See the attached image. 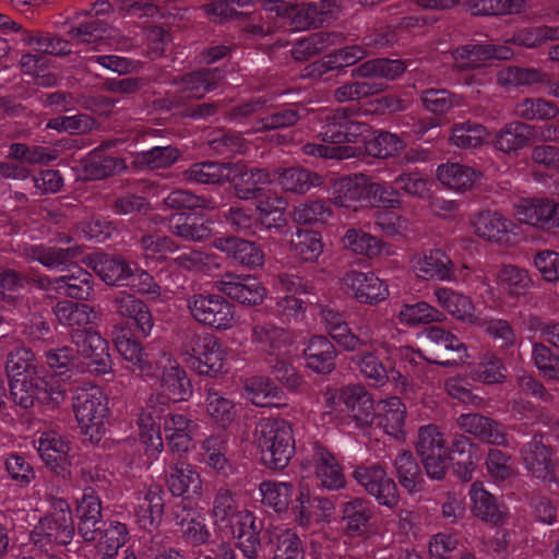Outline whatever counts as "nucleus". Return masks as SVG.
I'll use <instances>...</instances> for the list:
<instances>
[{"label":"nucleus","instance_id":"obj_1","mask_svg":"<svg viewBox=\"0 0 559 559\" xmlns=\"http://www.w3.org/2000/svg\"><path fill=\"white\" fill-rule=\"evenodd\" d=\"M157 369L160 370L158 393L148 399L138 417L139 436L148 463L164 449L159 423L168 402L186 401L192 395L191 381L176 359L164 354L157 361Z\"/></svg>","mask_w":559,"mask_h":559},{"label":"nucleus","instance_id":"obj_2","mask_svg":"<svg viewBox=\"0 0 559 559\" xmlns=\"http://www.w3.org/2000/svg\"><path fill=\"white\" fill-rule=\"evenodd\" d=\"M7 373L13 401L23 408L36 402L58 406L66 399V390L55 377L40 378L34 353L26 347H16L9 353Z\"/></svg>","mask_w":559,"mask_h":559},{"label":"nucleus","instance_id":"obj_3","mask_svg":"<svg viewBox=\"0 0 559 559\" xmlns=\"http://www.w3.org/2000/svg\"><path fill=\"white\" fill-rule=\"evenodd\" d=\"M253 442L264 465L273 469L286 467L295 452V439L289 423L262 418L255 426Z\"/></svg>","mask_w":559,"mask_h":559},{"label":"nucleus","instance_id":"obj_4","mask_svg":"<svg viewBox=\"0 0 559 559\" xmlns=\"http://www.w3.org/2000/svg\"><path fill=\"white\" fill-rule=\"evenodd\" d=\"M320 136L325 144H307L304 147L306 154L324 158L346 159L355 156L357 148L337 144L348 142L365 145L370 136V130L364 122L333 120L323 126ZM362 150L365 151V146Z\"/></svg>","mask_w":559,"mask_h":559},{"label":"nucleus","instance_id":"obj_5","mask_svg":"<svg viewBox=\"0 0 559 559\" xmlns=\"http://www.w3.org/2000/svg\"><path fill=\"white\" fill-rule=\"evenodd\" d=\"M179 355L185 364L201 376L216 378L228 370L227 349L211 334L188 335Z\"/></svg>","mask_w":559,"mask_h":559},{"label":"nucleus","instance_id":"obj_6","mask_svg":"<svg viewBox=\"0 0 559 559\" xmlns=\"http://www.w3.org/2000/svg\"><path fill=\"white\" fill-rule=\"evenodd\" d=\"M73 411L81 432L92 442H98L106 432L108 397L102 388L85 385L76 390Z\"/></svg>","mask_w":559,"mask_h":559},{"label":"nucleus","instance_id":"obj_7","mask_svg":"<svg viewBox=\"0 0 559 559\" xmlns=\"http://www.w3.org/2000/svg\"><path fill=\"white\" fill-rule=\"evenodd\" d=\"M53 513L45 516L35 526L31 538L35 546L48 551L52 545H68L74 536V525L69 503L57 500Z\"/></svg>","mask_w":559,"mask_h":559},{"label":"nucleus","instance_id":"obj_8","mask_svg":"<svg viewBox=\"0 0 559 559\" xmlns=\"http://www.w3.org/2000/svg\"><path fill=\"white\" fill-rule=\"evenodd\" d=\"M416 451L430 478L444 477L451 456L447 439L439 427L426 425L419 428Z\"/></svg>","mask_w":559,"mask_h":559},{"label":"nucleus","instance_id":"obj_9","mask_svg":"<svg viewBox=\"0 0 559 559\" xmlns=\"http://www.w3.org/2000/svg\"><path fill=\"white\" fill-rule=\"evenodd\" d=\"M191 316L202 324L217 331L236 326L235 307L219 295H197L188 299Z\"/></svg>","mask_w":559,"mask_h":559},{"label":"nucleus","instance_id":"obj_10","mask_svg":"<svg viewBox=\"0 0 559 559\" xmlns=\"http://www.w3.org/2000/svg\"><path fill=\"white\" fill-rule=\"evenodd\" d=\"M495 283L497 292L488 285L486 299L491 302V308L503 309L508 299L518 300L525 296L532 286V278L525 269L503 264L495 275Z\"/></svg>","mask_w":559,"mask_h":559},{"label":"nucleus","instance_id":"obj_11","mask_svg":"<svg viewBox=\"0 0 559 559\" xmlns=\"http://www.w3.org/2000/svg\"><path fill=\"white\" fill-rule=\"evenodd\" d=\"M354 479L385 507L397 504L399 495L395 483L386 475L385 468L378 463L357 465L353 472Z\"/></svg>","mask_w":559,"mask_h":559},{"label":"nucleus","instance_id":"obj_12","mask_svg":"<svg viewBox=\"0 0 559 559\" xmlns=\"http://www.w3.org/2000/svg\"><path fill=\"white\" fill-rule=\"evenodd\" d=\"M334 510L335 506L330 499L312 496L307 486H299L298 495L292 504L294 521L304 528L330 522Z\"/></svg>","mask_w":559,"mask_h":559},{"label":"nucleus","instance_id":"obj_13","mask_svg":"<svg viewBox=\"0 0 559 559\" xmlns=\"http://www.w3.org/2000/svg\"><path fill=\"white\" fill-rule=\"evenodd\" d=\"M471 227L478 238L498 246H506L514 236L515 225L500 211L483 210L471 217Z\"/></svg>","mask_w":559,"mask_h":559},{"label":"nucleus","instance_id":"obj_14","mask_svg":"<svg viewBox=\"0 0 559 559\" xmlns=\"http://www.w3.org/2000/svg\"><path fill=\"white\" fill-rule=\"evenodd\" d=\"M412 272L421 280L452 281L454 264L449 255L439 248L421 250L409 260Z\"/></svg>","mask_w":559,"mask_h":559},{"label":"nucleus","instance_id":"obj_15","mask_svg":"<svg viewBox=\"0 0 559 559\" xmlns=\"http://www.w3.org/2000/svg\"><path fill=\"white\" fill-rule=\"evenodd\" d=\"M34 282L38 288L49 294L69 296L75 299H86L93 292L91 274L81 267H75L71 274L56 278L39 276Z\"/></svg>","mask_w":559,"mask_h":559},{"label":"nucleus","instance_id":"obj_16","mask_svg":"<svg viewBox=\"0 0 559 559\" xmlns=\"http://www.w3.org/2000/svg\"><path fill=\"white\" fill-rule=\"evenodd\" d=\"M263 9L275 16L287 19L295 31L318 26L326 21L325 12L316 3L296 7L285 0H265Z\"/></svg>","mask_w":559,"mask_h":559},{"label":"nucleus","instance_id":"obj_17","mask_svg":"<svg viewBox=\"0 0 559 559\" xmlns=\"http://www.w3.org/2000/svg\"><path fill=\"white\" fill-rule=\"evenodd\" d=\"M218 288L230 299L245 306L261 305L269 294L262 282L250 274H227L219 282Z\"/></svg>","mask_w":559,"mask_h":559},{"label":"nucleus","instance_id":"obj_18","mask_svg":"<svg viewBox=\"0 0 559 559\" xmlns=\"http://www.w3.org/2000/svg\"><path fill=\"white\" fill-rule=\"evenodd\" d=\"M526 471L544 483H557L556 462L552 450L535 436L521 451Z\"/></svg>","mask_w":559,"mask_h":559},{"label":"nucleus","instance_id":"obj_19","mask_svg":"<svg viewBox=\"0 0 559 559\" xmlns=\"http://www.w3.org/2000/svg\"><path fill=\"white\" fill-rule=\"evenodd\" d=\"M79 354L87 360L91 372L106 374L111 371L108 343L95 331H76L73 334Z\"/></svg>","mask_w":559,"mask_h":559},{"label":"nucleus","instance_id":"obj_20","mask_svg":"<svg viewBox=\"0 0 559 559\" xmlns=\"http://www.w3.org/2000/svg\"><path fill=\"white\" fill-rule=\"evenodd\" d=\"M370 180L359 174L342 177L332 186L331 200L337 206L358 211L368 207Z\"/></svg>","mask_w":559,"mask_h":559},{"label":"nucleus","instance_id":"obj_21","mask_svg":"<svg viewBox=\"0 0 559 559\" xmlns=\"http://www.w3.org/2000/svg\"><path fill=\"white\" fill-rule=\"evenodd\" d=\"M343 285L360 304H378L389 296L388 285L371 272L350 271L343 277Z\"/></svg>","mask_w":559,"mask_h":559},{"label":"nucleus","instance_id":"obj_22","mask_svg":"<svg viewBox=\"0 0 559 559\" xmlns=\"http://www.w3.org/2000/svg\"><path fill=\"white\" fill-rule=\"evenodd\" d=\"M311 466L320 487L334 491L346 486V478L342 465L328 449L316 444L311 452Z\"/></svg>","mask_w":559,"mask_h":559},{"label":"nucleus","instance_id":"obj_23","mask_svg":"<svg viewBox=\"0 0 559 559\" xmlns=\"http://www.w3.org/2000/svg\"><path fill=\"white\" fill-rule=\"evenodd\" d=\"M306 367L318 374H329L335 369L336 349L325 336L313 335L302 343Z\"/></svg>","mask_w":559,"mask_h":559},{"label":"nucleus","instance_id":"obj_24","mask_svg":"<svg viewBox=\"0 0 559 559\" xmlns=\"http://www.w3.org/2000/svg\"><path fill=\"white\" fill-rule=\"evenodd\" d=\"M227 528L230 530L234 538H236L237 546L242 554L248 559L255 558L260 549L262 525L261 522L257 521L254 514L245 509Z\"/></svg>","mask_w":559,"mask_h":559},{"label":"nucleus","instance_id":"obj_25","mask_svg":"<svg viewBox=\"0 0 559 559\" xmlns=\"http://www.w3.org/2000/svg\"><path fill=\"white\" fill-rule=\"evenodd\" d=\"M214 247L248 269L261 267L265 263L263 250L254 242L238 237L218 238Z\"/></svg>","mask_w":559,"mask_h":559},{"label":"nucleus","instance_id":"obj_26","mask_svg":"<svg viewBox=\"0 0 559 559\" xmlns=\"http://www.w3.org/2000/svg\"><path fill=\"white\" fill-rule=\"evenodd\" d=\"M227 181L233 185L236 195L241 200L258 197L271 183L270 175L262 169H247L242 165H230Z\"/></svg>","mask_w":559,"mask_h":559},{"label":"nucleus","instance_id":"obj_27","mask_svg":"<svg viewBox=\"0 0 559 559\" xmlns=\"http://www.w3.org/2000/svg\"><path fill=\"white\" fill-rule=\"evenodd\" d=\"M457 426L466 433L493 445L507 444L503 427L478 413L462 414L457 417Z\"/></svg>","mask_w":559,"mask_h":559},{"label":"nucleus","instance_id":"obj_28","mask_svg":"<svg viewBox=\"0 0 559 559\" xmlns=\"http://www.w3.org/2000/svg\"><path fill=\"white\" fill-rule=\"evenodd\" d=\"M166 485L176 497H199L202 492V480L199 473L186 462H177L169 466Z\"/></svg>","mask_w":559,"mask_h":559},{"label":"nucleus","instance_id":"obj_29","mask_svg":"<svg viewBox=\"0 0 559 559\" xmlns=\"http://www.w3.org/2000/svg\"><path fill=\"white\" fill-rule=\"evenodd\" d=\"M118 314L127 319L134 326L136 333L143 337L151 335L154 320L148 307L136 297L120 294L115 298Z\"/></svg>","mask_w":559,"mask_h":559},{"label":"nucleus","instance_id":"obj_30","mask_svg":"<svg viewBox=\"0 0 559 559\" xmlns=\"http://www.w3.org/2000/svg\"><path fill=\"white\" fill-rule=\"evenodd\" d=\"M38 453L52 471L63 474L70 465V443L55 431L45 432L38 439Z\"/></svg>","mask_w":559,"mask_h":559},{"label":"nucleus","instance_id":"obj_31","mask_svg":"<svg viewBox=\"0 0 559 559\" xmlns=\"http://www.w3.org/2000/svg\"><path fill=\"white\" fill-rule=\"evenodd\" d=\"M407 409L402 400L391 396L376 404L373 420L388 435L400 437L404 432Z\"/></svg>","mask_w":559,"mask_h":559},{"label":"nucleus","instance_id":"obj_32","mask_svg":"<svg viewBox=\"0 0 559 559\" xmlns=\"http://www.w3.org/2000/svg\"><path fill=\"white\" fill-rule=\"evenodd\" d=\"M512 55L511 48L506 45L489 44H468L452 53L456 66L462 69L477 67L489 59H509Z\"/></svg>","mask_w":559,"mask_h":559},{"label":"nucleus","instance_id":"obj_33","mask_svg":"<svg viewBox=\"0 0 559 559\" xmlns=\"http://www.w3.org/2000/svg\"><path fill=\"white\" fill-rule=\"evenodd\" d=\"M472 512L478 519L498 525L503 523L509 515L508 508L498 503L495 497L488 492L481 483H474L469 489Z\"/></svg>","mask_w":559,"mask_h":559},{"label":"nucleus","instance_id":"obj_34","mask_svg":"<svg viewBox=\"0 0 559 559\" xmlns=\"http://www.w3.org/2000/svg\"><path fill=\"white\" fill-rule=\"evenodd\" d=\"M341 399L349 416L359 425L373 423L376 406L368 391L359 385H348L341 391Z\"/></svg>","mask_w":559,"mask_h":559},{"label":"nucleus","instance_id":"obj_35","mask_svg":"<svg viewBox=\"0 0 559 559\" xmlns=\"http://www.w3.org/2000/svg\"><path fill=\"white\" fill-rule=\"evenodd\" d=\"M76 514L80 520V535L84 540H95L97 535L95 526L102 519V502L93 488L84 489L82 497L78 500Z\"/></svg>","mask_w":559,"mask_h":559},{"label":"nucleus","instance_id":"obj_36","mask_svg":"<svg viewBox=\"0 0 559 559\" xmlns=\"http://www.w3.org/2000/svg\"><path fill=\"white\" fill-rule=\"evenodd\" d=\"M198 425L182 414L170 413L164 418V432L173 450L187 452L193 442Z\"/></svg>","mask_w":559,"mask_h":559},{"label":"nucleus","instance_id":"obj_37","mask_svg":"<svg viewBox=\"0 0 559 559\" xmlns=\"http://www.w3.org/2000/svg\"><path fill=\"white\" fill-rule=\"evenodd\" d=\"M436 177L447 189L464 192L475 186L480 179L481 173L460 163H445L438 166Z\"/></svg>","mask_w":559,"mask_h":559},{"label":"nucleus","instance_id":"obj_38","mask_svg":"<svg viewBox=\"0 0 559 559\" xmlns=\"http://www.w3.org/2000/svg\"><path fill=\"white\" fill-rule=\"evenodd\" d=\"M211 224V221L192 213H175L168 219V228L174 235L193 241L210 237Z\"/></svg>","mask_w":559,"mask_h":559},{"label":"nucleus","instance_id":"obj_39","mask_svg":"<svg viewBox=\"0 0 559 559\" xmlns=\"http://www.w3.org/2000/svg\"><path fill=\"white\" fill-rule=\"evenodd\" d=\"M88 264L108 285H123L132 275V269L121 258L97 253L88 258Z\"/></svg>","mask_w":559,"mask_h":559},{"label":"nucleus","instance_id":"obj_40","mask_svg":"<svg viewBox=\"0 0 559 559\" xmlns=\"http://www.w3.org/2000/svg\"><path fill=\"white\" fill-rule=\"evenodd\" d=\"M438 305L452 317L468 323L478 322L473 301L465 295L448 287H439L435 290Z\"/></svg>","mask_w":559,"mask_h":559},{"label":"nucleus","instance_id":"obj_41","mask_svg":"<svg viewBox=\"0 0 559 559\" xmlns=\"http://www.w3.org/2000/svg\"><path fill=\"white\" fill-rule=\"evenodd\" d=\"M323 250L324 245L318 231L298 228L289 236V251L301 262H316Z\"/></svg>","mask_w":559,"mask_h":559},{"label":"nucleus","instance_id":"obj_42","mask_svg":"<svg viewBox=\"0 0 559 559\" xmlns=\"http://www.w3.org/2000/svg\"><path fill=\"white\" fill-rule=\"evenodd\" d=\"M549 198H524L513 204L514 216L519 223L547 229Z\"/></svg>","mask_w":559,"mask_h":559},{"label":"nucleus","instance_id":"obj_43","mask_svg":"<svg viewBox=\"0 0 559 559\" xmlns=\"http://www.w3.org/2000/svg\"><path fill=\"white\" fill-rule=\"evenodd\" d=\"M115 346L121 358L131 365L132 370L145 378L155 377L156 371L147 360V354L140 342L127 335H119L115 338Z\"/></svg>","mask_w":559,"mask_h":559},{"label":"nucleus","instance_id":"obj_44","mask_svg":"<svg viewBox=\"0 0 559 559\" xmlns=\"http://www.w3.org/2000/svg\"><path fill=\"white\" fill-rule=\"evenodd\" d=\"M53 313L59 323L78 329V331L97 319V314L91 306L69 300L58 301L53 307Z\"/></svg>","mask_w":559,"mask_h":559},{"label":"nucleus","instance_id":"obj_45","mask_svg":"<svg viewBox=\"0 0 559 559\" xmlns=\"http://www.w3.org/2000/svg\"><path fill=\"white\" fill-rule=\"evenodd\" d=\"M80 253L81 251L78 247L34 246L28 250L27 255L31 260L39 262L48 270L64 271Z\"/></svg>","mask_w":559,"mask_h":559},{"label":"nucleus","instance_id":"obj_46","mask_svg":"<svg viewBox=\"0 0 559 559\" xmlns=\"http://www.w3.org/2000/svg\"><path fill=\"white\" fill-rule=\"evenodd\" d=\"M104 530H96V549L99 559L114 558L119 548L122 547L129 538V532L126 524L120 522L105 523Z\"/></svg>","mask_w":559,"mask_h":559},{"label":"nucleus","instance_id":"obj_47","mask_svg":"<svg viewBox=\"0 0 559 559\" xmlns=\"http://www.w3.org/2000/svg\"><path fill=\"white\" fill-rule=\"evenodd\" d=\"M277 181L285 192L304 194L322 183L321 177L305 168L290 167L277 170Z\"/></svg>","mask_w":559,"mask_h":559},{"label":"nucleus","instance_id":"obj_48","mask_svg":"<svg viewBox=\"0 0 559 559\" xmlns=\"http://www.w3.org/2000/svg\"><path fill=\"white\" fill-rule=\"evenodd\" d=\"M533 127L523 122L507 123L495 136L493 146L503 152L519 151L531 142L530 133Z\"/></svg>","mask_w":559,"mask_h":559},{"label":"nucleus","instance_id":"obj_49","mask_svg":"<svg viewBox=\"0 0 559 559\" xmlns=\"http://www.w3.org/2000/svg\"><path fill=\"white\" fill-rule=\"evenodd\" d=\"M164 502L162 498V490L157 487L150 488L147 492L139 499L135 509V515L140 525L150 530L156 527L163 518Z\"/></svg>","mask_w":559,"mask_h":559},{"label":"nucleus","instance_id":"obj_50","mask_svg":"<svg viewBox=\"0 0 559 559\" xmlns=\"http://www.w3.org/2000/svg\"><path fill=\"white\" fill-rule=\"evenodd\" d=\"M281 395V389L270 378L257 376L246 381L243 396L257 406H271Z\"/></svg>","mask_w":559,"mask_h":559},{"label":"nucleus","instance_id":"obj_51","mask_svg":"<svg viewBox=\"0 0 559 559\" xmlns=\"http://www.w3.org/2000/svg\"><path fill=\"white\" fill-rule=\"evenodd\" d=\"M405 146V141L397 134L380 131L370 134L365 142V153L378 158H389L397 155Z\"/></svg>","mask_w":559,"mask_h":559},{"label":"nucleus","instance_id":"obj_52","mask_svg":"<svg viewBox=\"0 0 559 559\" xmlns=\"http://www.w3.org/2000/svg\"><path fill=\"white\" fill-rule=\"evenodd\" d=\"M287 203L278 195H269L257 203L259 223L266 229L281 228L285 225V212Z\"/></svg>","mask_w":559,"mask_h":559},{"label":"nucleus","instance_id":"obj_53","mask_svg":"<svg viewBox=\"0 0 559 559\" xmlns=\"http://www.w3.org/2000/svg\"><path fill=\"white\" fill-rule=\"evenodd\" d=\"M406 70V66L401 60L376 59L366 61L353 70L356 78H383L394 80Z\"/></svg>","mask_w":559,"mask_h":559},{"label":"nucleus","instance_id":"obj_54","mask_svg":"<svg viewBox=\"0 0 559 559\" xmlns=\"http://www.w3.org/2000/svg\"><path fill=\"white\" fill-rule=\"evenodd\" d=\"M262 503L275 512L286 511L292 501L293 486L284 481L267 480L260 484Z\"/></svg>","mask_w":559,"mask_h":559},{"label":"nucleus","instance_id":"obj_55","mask_svg":"<svg viewBox=\"0 0 559 559\" xmlns=\"http://www.w3.org/2000/svg\"><path fill=\"white\" fill-rule=\"evenodd\" d=\"M526 7V0H469L466 10L473 15H497L521 13Z\"/></svg>","mask_w":559,"mask_h":559},{"label":"nucleus","instance_id":"obj_56","mask_svg":"<svg viewBox=\"0 0 559 559\" xmlns=\"http://www.w3.org/2000/svg\"><path fill=\"white\" fill-rule=\"evenodd\" d=\"M441 313L425 301L403 304L396 312L399 323L408 326L439 321Z\"/></svg>","mask_w":559,"mask_h":559},{"label":"nucleus","instance_id":"obj_57","mask_svg":"<svg viewBox=\"0 0 559 559\" xmlns=\"http://www.w3.org/2000/svg\"><path fill=\"white\" fill-rule=\"evenodd\" d=\"M343 247L352 252L368 258L377 257L381 253L383 245L374 236L361 229H348L342 238Z\"/></svg>","mask_w":559,"mask_h":559},{"label":"nucleus","instance_id":"obj_58","mask_svg":"<svg viewBox=\"0 0 559 559\" xmlns=\"http://www.w3.org/2000/svg\"><path fill=\"white\" fill-rule=\"evenodd\" d=\"M252 343L262 350L280 349L289 343L287 332L273 323H258L252 328Z\"/></svg>","mask_w":559,"mask_h":559},{"label":"nucleus","instance_id":"obj_59","mask_svg":"<svg viewBox=\"0 0 559 559\" xmlns=\"http://www.w3.org/2000/svg\"><path fill=\"white\" fill-rule=\"evenodd\" d=\"M245 511L237 498L228 490H219L214 498L212 515L219 527L229 526Z\"/></svg>","mask_w":559,"mask_h":559},{"label":"nucleus","instance_id":"obj_60","mask_svg":"<svg viewBox=\"0 0 559 559\" xmlns=\"http://www.w3.org/2000/svg\"><path fill=\"white\" fill-rule=\"evenodd\" d=\"M394 467L400 484L409 492H416L421 488L419 467L408 451H402L394 461Z\"/></svg>","mask_w":559,"mask_h":559},{"label":"nucleus","instance_id":"obj_61","mask_svg":"<svg viewBox=\"0 0 559 559\" xmlns=\"http://www.w3.org/2000/svg\"><path fill=\"white\" fill-rule=\"evenodd\" d=\"M272 540H275L274 559H304L300 538L293 530L275 528Z\"/></svg>","mask_w":559,"mask_h":559},{"label":"nucleus","instance_id":"obj_62","mask_svg":"<svg viewBox=\"0 0 559 559\" xmlns=\"http://www.w3.org/2000/svg\"><path fill=\"white\" fill-rule=\"evenodd\" d=\"M515 115L525 120H551L559 115V108L544 98H526L516 104Z\"/></svg>","mask_w":559,"mask_h":559},{"label":"nucleus","instance_id":"obj_63","mask_svg":"<svg viewBox=\"0 0 559 559\" xmlns=\"http://www.w3.org/2000/svg\"><path fill=\"white\" fill-rule=\"evenodd\" d=\"M473 374L476 380L483 383L499 384L507 379V367L501 358L492 353H486L481 356Z\"/></svg>","mask_w":559,"mask_h":559},{"label":"nucleus","instance_id":"obj_64","mask_svg":"<svg viewBox=\"0 0 559 559\" xmlns=\"http://www.w3.org/2000/svg\"><path fill=\"white\" fill-rule=\"evenodd\" d=\"M371 511L361 499L348 501L343 507V522L350 535H360L366 531Z\"/></svg>","mask_w":559,"mask_h":559}]
</instances>
